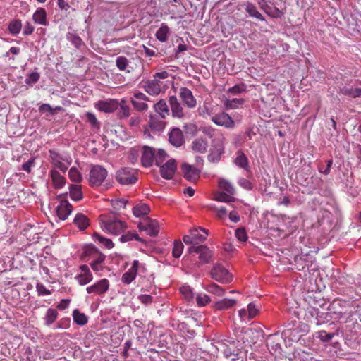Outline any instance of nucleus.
<instances>
[{"label": "nucleus", "instance_id": "obj_31", "mask_svg": "<svg viewBox=\"0 0 361 361\" xmlns=\"http://www.w3.org/2000/svg\"><path fill=\"white\" fill-rule=\"evenodd\" d=\"M207 141L205 139L201 137L195 139L191 145L192 151L200 154L204 153L207 151Z\"/></svg>", "mask_w": 361, "mask_h": 361}, {"label": "nucleus", "instance_id": "obj_61", "mask_svg": "<svg viewBox=\"0 0 361 361\" xmlns=\"http://www.w3.org/2000/svg\"><path fill=\"white\" fill-rule=\"evenodd\" d=\"M36 290L39 296L49 295L51 294V291L47 289L45 286L42 283H37Z\"/></svg>", "mask_w": 361, "mask_h": 361}, {"label": "nucleus", "instance_id": "obj_56", "mask_svg": "<svg viewBox=\"0 0 361 361\" xmlns=\"http://www.w3.org/2000/svg\"><path fill=\"white\" fill-rule=\"evenodd\" d=\"M40 78V75L37 72H33L30 74H28L25 80V82L32 87L34 84L37 82Z\"/></svg>", "mask_w": 361, "mask_h": 361}, {"label": "nucleus", "instance_id": "obj_17", "mask_svg": "<svg viewBox=\"0 0 361 361\" xmlns=\"http://www.w3.org/2000/svg\"><path fill=\"white\" fill-rule=\"evenodd\" d=\"M177 169V164L175 159H170L164 164L160 165V174L165 179L173 178Z\"/></svg>", "mask_w": 361, "mask_h": 361}, {"label": "nucleus", "instance_id": "obj_62", "mask_svg": "<svg viewBox=\"0 0 361 361\" xmlns=\"http://www.w3.org/2000/svg\"><path fill=\"white\" fill-rule=\"evenodd\" d=\"M87 121L90 123V125L94 127L99 128V123L98 122L96 116L90 112L87 113L86 114Z\"/></svg>", "mask_w": 361, "mask_h": 361}, {"label": "nucleus", "instance_id": "obj_10", "mask_svg": "<svg viewBox=\"0 0 361 361\" xmlns=\"http://www.w3.org/2000/svg\"><path fill=\"white\" fill-rule=\"evenodd\" d=\"M147 102H150L149 98L141 92H135L130 99L133 108L141 112L146 111L148 109Z\"/></svg>", "mask_w": 361, "mask_h": 361}, {"label": "nucleus", "instance_id": "obj_14", "mask_svg": "<svg viewBox=\"0 0 361 361\" xmlns=\"http://www.w3.org/2000/svg\"><path fill=\"white\" fill-rule=\"evenodd\" d=\"M118 106L119 101L115 99L100 100L94 104L97 110L105 113H112L115 111L118 108Z\"/></svg>", "mask_w": 361, "mask_h": 361}, {"label": "nucleus", "instance_id": "obj_9", "mask_svg": "<svg viewBox=\"0 0 361 361\" xmlns=\"http://www.w3.org/2000/svg\"><path fill=\"white\" fill-rule=\"evenodd\" d=\"M212 277L222 283H228L232 281V275L229 271L222 265L217 264H215L211 271Z\"/></svg>", "mask_w": 361, "mask_h": 361}, {"label": "nucleus", "instance_id": "obj_45", "mask_svg": "<svg viewBox=\"0 0 361 361\" xmlns=\"http://www.w3.org/2000/svg\"><path fill=\"white\" fill-rule=\"evenodd\" d=\"M118 107L119 110L118 115L121 118H127L130 116V107L125 99H121L119 102Z\"/></svg>", "mask_w": 361, "mask_h": 361}, {"label": "nucleus", "instance_id": "obj_4", "mask_svg": "<svg viewBox=\"0 0 361 361\" xmlns=\"http://www.w3.org/2000/svg\"><path fill=\"white\" fill-rule=\"evenodd\" d=\"M226 138L224 135H219L216 140H212L209 154L207 159L212 163L219 162L224 154V143Z\"/></svg>", "mask_w": 361, "mask_h": 361}, {"label": "nucleus", "instance_id": "obj_37", "mask_svg": "<svg viewBox=\"0 0 361 361\" xmlns=\"http://www.w3.org/2000/svg\"><path fill=\"white\" fill-rule=\"evenodd\" d=\"M235 164L238 166L244 169L246 171L249 170L248 159L246 155L242 151H238L237 152V156L235 159Z\"/></svg>", "mask_w": 361, "mask_h": 361}, {"label": "nucleus", "instance_id": "obj_42", "mask_svg": "<svg viewBox=\"0 0 361 361\" xmlns=\"http://www.w3.org/2000/svg\"><path fill=\"white\" fill-rule=\"evenodd\" d=\"M8 29L13 35L19 34L22 29L21 20L18 19L12 20L8 24Z\"/></svg>", "mask_w": 361, "mask_h": 361}, {"label": "nucleus", "instance_id": "obj_21", "mask_svg": "<svg viewBox=\"0 0 361 361\" xmlns=\"http://www.w3.org/2000/svg\"><path fill=\"white\" fill-rule=\"evenodd\" d=\"M182 170L184 178L190 182H196L200 178V170L191 165L183 164Z\"/></svg>", "mask_w": 361, "mask_h": 361}, {"label": "nucleus", "instance_id": "obj_11", "mask_svg": "<svg viewBox=\"0 0 361 361\" xmlns=\"http://www.w3.org/2000/svg\"><path fill=\"white\" fill-rule=\"evenodd\" d=\"M138 228L140 231H146V233L151 236L157 235L159 231L158 221L149 218L143 219L138 224Z\"/></svg>", "mask_w": 361, "mask_h": 361}, {"label": "nucleus", "instance_id": "obj_29", "mask_svg": "<svg viewBox=\"0 0 361 361\" xmlns=\"http://www.w3.org/2000/svg\"><path fill=\"white\" fill-rule=\"evenodd\" d=\"M235 304V300L224 298L215 302L212 305V307L216 310H227L234 307Z\"/></svg>", "mask_w": 361, "mask_h": 361}, {"label": "nucleus", "instance_id": "obj_49", "mask_svg": "<svg viewBox=\"0 0 361 361\" xmlns=\"http://www.w3.org/2000/svg\"><path fill=\"white\" fill-rule=\"evenodd\" d=\"M68 177L70 180L76 183H79L82 180V176L78 169L75 167H71L68 171Z\"/></svg>", "mask_w": 361, "mask_h": 361}, {"label": "nucleus", "instance_id": "obj_39", "mask_svg": "<svg viewBox=\"0 0 361 361\" xmlns=\"http://www.w3.org/2000/svg\"><path fill=\"white\" fill-rule=\"evenodd\" d=\"M219 187L224 192L234 195L235 190L233 185L227 180L220 178L218 182Z\"/></svg>", "mask_w": 361, "mask_h": 361}, {"label": "nucleus", "instance_id": "obj_35", "mask_svg": "<svg viewBox=\"0 0 361 361\" xmlns=\"http://www.w3.org/2000/svg\"><path fill=\"white\" fill-rule=\"evenodd\" d=\"M339 92L345 96H348L352 98L361 97V88L360 87L345 86L340 90Z\"/></svg>", "mask_w": 361, "mask_h": 361}, {"label": "nucleus", "instance_id": "obj_23", "mask_svg": "<svg viewBox=\"0 0 361 361\" xmlns=\"http://www.w3.org/2000/svg\"><path fill=\"white\" fill-rule=\"evenodd\" d=\"M170 143L176 147H179L185 142L183 132L178 128H173L169 133Z\"/></svg>", "mask_w": 361, "mask_h": 361}, {"label": "nucleus", "instance_id": "obj_33", "mask_svg": "<svg viewBox=\"0 0 361 361\" xmlns=\"http://www.w3.org/2000/svg\"><path fill=\"white\" fill-rule=\"evenodd\" d=\"M73 224L80 231H84L89 226L90 221L87 216L82 213H78L73 219Z\"/></svg>", "mask_w": 361, "mask_h": 361}, {"label": "nucleus", "instance_id": "obj_47", "mask_svg": "<svg viewBox=\"0 0 361 361\" xmlns=\"http://www.w3.org/2000/svg\"><path fill=\"white\" fill-rule=\"evenodd\" d=\"M214 200L221 202H232L235 198L233 195L224 192H218L214 195Z\"/></svg>", "mask_w": 361, "mask_h": 361}, {"label": "nucleus", "instance_id": "obj_34", "mask_svg": "<svg viewBox=\"0 0 361 361\" xmlns=\"http://www.w3.org/2000/svg\"><path fill=\"white\" fill-rule=\"evenodd\" d=\"M69 192L71 198L74 201H80L83 197L82 186L80 185H71L69 186Z\"/></svg>", "mask_w": 361, "mask_h": 361}, {"label": "nucleus", "instance_id": "obj_22", "mask_svg": "<svg viewBox=\"0 0 361 361\" xmlns=\"http://www.w3.org/2000/svg\"><path fill=\"white\" fill-rule=\"evenodd\" d=\"M166 118L157 116V114H151L149 116V126L152 131L160 132L162 131L166 125L164 121Z\"/></svg>", "mask_w": 361, "mask_h": 361}, {"label": "nucleus", "instance_id": "obj_16", "mask_svg": "<svg viewBox=\"0 0 361 361\" xmlns=\"http://www.w3.org/2000/svg\"><path fill=\"white\" fill-rule=\"evenodd\" d=\"M190 254L196 253L198 255V258L201 264L209 262L211 258V252L209 248L205 245H192L188 248Z\"/></svg>", "mask_w": 361, "mask_h": 361}, {"label": "nucleus", "instance_id": "obj_7", "mask_svg": "<svg viewBox=\"0 0 361 361\" xmlns=\"http://www.w3.org/2000/svg\"><path fill=\"white\" fill-rule=\"evenodd\" d=\"M208 236V231L202 227H194L191 228L188 233L183 238V242L186 244L195 245L203 243Z\"/></svg>", "mask_w": 361, "mask_h": 361}, {"label": "nucleus", "instance_id": "obj_20", "mask_svg": "<svg viewBox=\"0 0 361 361\" xmlns=\"http://www.w3.org/2000/svg\"><path fill=\"white\" fill-rule=\"evenodd\" d=\"M72 209L73 207L69 202L66 200H62L56 207V212L59 219L66 220L71 214Z\"/></svg>", "mask_w": 361, "mask_h": 361}, {"label": "nucleus", "instance_id": "obj_2", "mask_svg": "<svg viewBox=\"0 0 361 361\" xmlns=\"http://www.w3.org/2000/svg\"><path fill=\"white\" fill-rule=\"evenodd\" d=\"M329 314L331 319L335 321L343 320L346 322L352 317L349 302L342 300H334L329 306Z\"/></svg>", "mask_w": 361, "mask_h": 361}, {"label": "nucleus", "instance_id": "obj_50", "mask_svg": "<svg viewBox=\"0 0 361 361\" xmlns=\"http://www.w3.org/2000/svg\"><path fill=\"white\" fill-rule=\"evenodd\" d=\"M117 68L122 71L129 73L130 71L128 69L129 66V61L125 56H118L116 60Z\"/></svg>", "mask_w": 361, "mask_h": 361}, {"label": "nucleus", "instance_id": "obj_28", "mask_svg": "<svg viewBox=\"0 0 361 361\" xmlns=\"http://www.w3.org/2000/svg\"><path fill=\"white\" fill-rule=\"evenodd\" d=\"M145 90L151 95H158L161 92V83L158 79L148 80L144 85Z\"/></svg>", "mask_w": 361, "mask_h": 361}, {"label": "nucleus", "instance_id": "obj_1", "mask_svg": "<svg viewBox=\"0 0 361 361\" xmlns=\"http://www.w3.org/2000/svg\"><path fill=\"white\" fill-rule=\"evenodd\" d=\"M99 220L102 231L113 235H121L128 228L127 223L114 214H102Z\"/></svg>", "mask_w": 361, "mask_h": 361}, {"label": "nucleus", "instance_id": "obj_3", "mask_svg": "<svg viewBox=\"0 0 361 361\" xmlns=\"http://www.w3.org/2000/svg\"><path fill=\"white\" fill-rule=\"evenodd\" d=\"M85 254L87 257L86 261H90V264L94 271L99 272L103 270V264L106 258L104 254L92 245L85 247Z\"/></svg>", "mask_w": 361, "mask_h": 361}, {"label": "nucleus", "instance_id": "obj_5", "mask_svg": "<svg viewBox=\"0 0 361 361\" xmlns=\"http://www.w3.org/2000/svg\"><path fill=\"white\" fill-rule=\"evenodd\" d=\"M49 161L54 169H59L63 173L66 172L72 163L71 157L67 154H60L54 149L49 150Z\"/></svg>", "mask_w": 361, "mask_h": 361}, {"label": "nucleus", "instance_id": "obj_24", "mask_svg": "<svg viewBox=\"0 0 361 361\" xmlns=\"http://www.w3.org/2000/svg\"><path fill=\"white\" fill-rule=\"evenodd\" d=\"M173 117L182 118L185 116L184 109L175 96H171L169 99Z\"/></svg>", "mask_w": 361, "mask_h": 361}, {"label": "nucleus", "instance_id": "obj_52", "mask_svg": "<svg viewBox=\"0 0 361 361\" xmlns=\"http://www.w3.org/2000/svg\"><path fill=\"white\" fill-rule=\"evenodd\" d=\"M243 99H227L224 104L226 109H237L239 106L243 104L244 103Z\"/></svg>", "mask_w": 361, "mask_h": 361}, {"label": "nucleus", "instance_id": "obj_57", "mask_svg": "<svg viewBox=\"0 0 361 361\" xmlns=\"http://www.w3.org/2000/svg\"><path fill=\"white\" fill-rule=\"evenodd\" d=\"M211 302L210 298L206 294H198L196 296V302L198 307H204Z\"/></svg>", "mask_w": 361, "mask_h": 361}, {"label": "nucleus", "instance_id": "obj_13", "mask_svg": "<svg viewBox=\"0 0 361 361\" xmlns=\"http://www.w3.org/2000/svg\"><path fill=\"white\" fill-rule=\"evenodd\" d=\"M75 279L80 286H85L90 283L93 280V275L88 265H80L79 267L78 273Z\"/></svg>", "mask_w": 361, "mask_h": 361}, {"label": "nucleus", "instance_id": "obj_53", "mask_svg": "<svg viewBox=\"0 0 361 361\" xmlns=\"http://www.w3.org/2000/svg\"><path fill=\"white\" fill-rule=\"evenodd\" d=\"M183 244L179 240H176L173 243V247L172 250V255L175 258H178L183 253Z\"/></svg>", "mask_w": 361, "mask_h": 361}, {"label": "nucleus", "instance_id": "obj_40", "mask_svg": "<svg viewBox=\"0 0 361 361\" xmlns=\"http://www.w3.org/2000/svg\"><path fill=\"white\" fill-rule=\"evenodd\" d=\"M149 212V207L147 204H139L133 209V213L136 217L144 216Z\"/></svg>", "mask_w": 361, "mask_h": 361}, {"label": "nucleus", "instance_id": "obj_18", "mask_svg": "<svg viewBox=\"0 0 361 361\" xmlns=\"http://www.w3.org/2000/svg\"><path fill=\"white\" fill-rule=\"evenodd\" d=\"M179 97L184 105L189 109H193L197 105V101L190 90L187 87H180Z\"/></svg>", "mask_w": 361, "mask_h": 361}, {"label": "nucleus", "instance_id": "obj_60", "mask_svg": "<svg viewBox=\"0 0 361 361\" xmlns=\"http://www.w3.org/2000/svg\"><path fill=\"white\" fill-rule=\"evenodd\" d=\"M334 335L335 334L334 333H327L326 331H321L318 332V338L324 342L331 341L334 338Z\"/></svg>", "mask_w": 361, "mask_h": 361}, {"label": "nucleus", "instance_id": "obj_51", "mask_svg": "<svg viewBox=\"0 0 361 361\" xmlns=\"http://www.w3.org/2000/svg\"><path fill=\"white\" fill-rule=\"evenodd\" d=\"M167 157H168V155L164 149H156L154 162L155 163V164L157 166H160L166 160Z\"/></svg>", "mask_w": 361, "mask_h": 361}, {"label": "nucleus", "instance_id": "obj_64", "mask_svg": "<svg viewBox=\"0 0 361 361\" xmlns=\"http://www.w3.org/2000/svg\"><path fill=\"white\" fill-rule=\"evenodd\" d=\"M140 154V148L139 147H133L129 150V159L131 162L134 163L136 161L139 157Z\"/></svg>", "mask_w": 361, "mask_h": 361}, {"label": "nucleus", "instance_id": "obj_12", "mask_svg": "<svg viewBox=\"0 0 361 361\" xmlns=\"http://www.w3.org/2000/svg\"><path fill=\"white\" fill-rule=\"evenodd\" d=\"M109 281L106 279H102L94 284L87 286L86 291L89 294H94L97 295H104L109 288Z\"/></svg>", "mask_w": 361, "mask_h": 361}, {"label": "nucleus", "instance_id": "obj_41", "mask_svg": "<svg viewBox=\"0 0 361 361\" xmlns=\"http://www.w3.org/2000/svg\"><path fill=\"white\" fill-rule=\"evenodd\" d=\"M73 319L75 323L80 326L86 324L88 322V317L84 313L80 312L78 309L73 310Z\"/></svg>", "mask_w": 361, "mask_h": 361}, {"label": "nucleus", "instance_id": "obj_46", "mask_svg": "<svg viewBox=\"0 0 361 361\" xmlns=\"http://www.w3.org/2000/svg\"><path fill=\"white\" fill-rule=\"evenodd\" d=\"M245 11L250 14V16L256 18L260 20H264L263 16L257 11V7L252 3H247L246 4Z\"/></svg>", "mask_w": 361, "mask_h": 361}, {"label": "nucleus", "instance_id": "obj_26", "mask_svg": "<svg viewBox=\"0 0 361 361\" xmlns=\"http://www.w3.org/2000/svg\"><path fill=\"white\" fill-rule=\"evenodd\" d=\"M140 264L137 260L133 262L131 267L122 276L121 280L123 283L130 284L135 279Z\"/></svg>", "mask_w": 361, "mask_h": 361}, {"label": "nucleus", "instance_id": "obj_25", "mask_svg": "<svg viewBox=\"0 0 361 361\" xmlns=\"http://www.w3.org/2000/svg\"><path fill=\"white\" fill-rule=\"evenodd\" d=\"M258 314V310L252 303H250L247 308L240 309L238 312L239 317L242 321H249L252 319Z\"/></svg>", "mask_w": 361, "mask_h": 361}, {"label": "nucleus", "instance_id": "obj_6", "mask_svg": "<svg viewBox=\"0 0 361 361\" xmlns=\"http://www.w3.org/2000/svg\"><path fill=\"white\" fill-rule=\"evenodd\" d=\"M115 179L121 185H133L138 180V172L134 169L123 167L116 172Z\"/></svg>", "mask_w": 361, "mask_h": 361}, {"label": "nucleus", "instance_id": "obj_38", "mask_svg": "<svg viewBox=\"0 0 361 361\" xmlns=\"http://www.w3.org/2000/svg\"><path fill=\"white\" fill-rule=\"evenodd\" d=\"M204 289L209 293H212L218 297H222L226 293V290L222 287L214 283H212L207 285Z\"/></svg>", "mask_w": 361, "mask_h": 361}, {"label": "nucleus", "instance_id": "obj_59", "mask_svg": "<svg viewBox=\"0 0 361 361\" xmlns=\"http://www.w3.org/2000/svg\"><path fill=\"white\" fill-rule=\"evenodd\" d=\"M68 39L76 48H80L82 44L81 38L76 35L69 34Z\"/></svg>", "mask_w": 361, "mask_h": 361}, {"label": "nucleus", "instance_id": "obj_19", "mask_svg": "<svg viewBox=\"0 0 361 361\" xmlns=\"http://www.w3.org/2000/svg\"><path fill=\"white\" fill-rule=\"evenodd\" d=\"M156 149L148 146L142 147L141 162L144 166L149 167L153 164Z\"/></svg>", "mask_w": 361, "mask_h": 361}, {"label": "nucleus", "instance_id": "obj_36", "mask_svg": "<svg viewBox=\"0 0 361 361\" xmlns=\"http://www.w3.org/2000/svg\"><path fill=\"white\" fill-rule=\"evenodd\" d=\"M169 34V27L166 24L162 23L161 27L157 31L155 36L159 41L165 42L167 41Z\"/></svg>", "mask_w": 361, "mask_h": 361}, {"label": "nucleus", "instance_id": "obj_44", "mask_svg": "<svg viewBox=\"0 0 361 361\" xmlns=\"http://www.w3.org/2000/svg\"><path fill=\"white\" fill-rule=\"evenodd\" d=\"M94 241H97L106 248L111 249L114 247V243L111 240L106 238L97 233L93 234Z\"/></svg>", "mask_w": 361, "mask_h": 361}, {"label": "nucleus", "instance_id": "obj_8", "mask_svg": "<svg viewBox=\"0 0 361 361\" xmlns=\"http://www.w3.org/2000/svg\"><path fill=\"white\" fill-rule=\"evenodd\" d=\"M108 172L106 169L100 165H95L90 171L89 183L92 187L102 185L106 178Z\"/></svg>", "mask_w": 361, "mask_h": 361}, {"label": "nucleus", "instance_id": "obj_55", "mask_svg": "<svg viewBox=\"0 0 361 361\" xmlns=\"http://www.w3.org/2000/svg\"><path fill=\"white\" fill-rule=\"evenodd\" d=\"M133 240L142 241L141 238L138 236V235L136 233L132 231H128L125 234H123L120 238V241L122 243L131 241Z\"/></svg>", "mask_w": 361, "mask_h": 361}, {"label": "nucleus", "instance_id": "obj_54", "mask_svg": "<svg viewBox=\"0 0 361 361\" xmlns=\"http://www.w3.org/2000/svg\"><path fill=\"white\" fill-rule=\"evenodd\" d=\"M202 133L212 139V140H214L216 139L218 135H223L221 132L219 130H216L214 129L213 128L210 126L204 127L202 128Z\"/></svg>", "mask_w": 361, "mask_h": 361}, {"label": "nucleus", "instance_id": "obj_58", "mask_svg": "<svg viewBox=\"0 0 361 361\" xmlns=\"http://www.w3.org/2000/svg\"><path fill=\"white\" fill-rule=\"evenodd\" d=\"M235 235L240 242H246L247 240V233L244 228H237L235 231Z\"/></svg>", "mask_w": 361, "mask_h": 361}, {"label": "nucleus", "instance_id": "obj_32", "mask_svg": "<svg viewBox=\"0 0 361 361\" xmlns=\"http://www.w3.org/2000/svg\"><path fill=\"white\" fill-rule=\"evenodd\" d=\"M154 109L157 114V116L162 118H166L169 115V109L164 99H160L158 102L154 104Z\"/></svg>", "mask_w": 361, "mask_h": 361}, {"label": "nucleus", "instance_id": "obj_48", "mask_svg": "<svg viewBox=\"0 0 361 361\" xmlns=\"http://www.w3.org/2000/svg\"><path fill=\"white\" fill-rule=\"evenodd\" d=\"M180 293L188 301H192L194 298V293L192 288L188 285L182 286L180 289Z\"/></svg>", "mask_w": 361, "mask_h": 361}, {"label": "nucleus", "instance_id": "obj_63", "mask_svg": "<svg viewBox=\"0 0 361 361\" xmlns=\"http://www.w3.org/2000/svg\"><path fill=\"white\" fill-rule=\"evenodd\" d=\"M39 111L41 114L49 113L50 115H54L56 114L55 109H54L48 104H42L39 108Z\"/></svg>", "mask_w": 361, "mask_h": 361}, {"label": "nucleus", "instance_id": "obj_15", "mask_svg": "<svg viewBox=\"0 0 361 361\" xmlns=\"http://www.w3.org/2000/svg\"><path fill=\"white\" fill-rule=\"evenodd\" d=\"M211 120L216 125L223 126L226 128H233L235 122L233 118L226 113L221 112L214 115Z\"/></svg>", "mask_w": 361, "mask_h": 361}, {"label": "nucleus", "instance_id": "obj_30", "mask_svg": "<svg viewBox=\"0 0 361 361\" xmlns=\"http://www.w3.org/2000/svg\"><path fill=\"white\" fill-rule=\"evenodd\" d=\"M33 21L39 25H47V11L43 8H38L32 15Z\"/></svg>", "mask_w": 361, "mask_h": 361}, {"label": "nucleus", "instance_id": "obj_27", "mask_svg": "<svg viewBox=\"0 0 361 361\" xmlns=\"http://www.w3.org/2000/svg\"><path fill=\"white\" fill-rule=\"evenodd\" d=\"M52 184L56 189L62 188L66 184V178L56 169H52L49 172Z\"/></svg>", "mask_w": 361, "mask_h": 361}, {"label": "nucleus", "instance_id": "obj_43", "mask_svg": "<svg viewBox=\"0 0 361 361\" xmlns=\"http://www.w3.org/2000/svg\"><path fill=\"white\" fill-rule=\"evenodd\" d=\"M58 317V312L55 309L49 308L47 310L44 319V324L47 326L52 324Z\"/></svg>", "mask_w": 361, "mask_h": 361}]
</instances>
